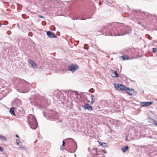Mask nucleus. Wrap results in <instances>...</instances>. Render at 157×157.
Masks as SVG:
<instances>
[{"label": "nucleus", "mask_w": 157, "mask_h": 157, "mask_svg": "<svg viewBox=\"0 0 157 157\" xmlns=\"http://www.w3.org/2000/svg\"><path fill=\"white\" fill-rule=\"evenodd\" d=\"M108 28V27H107V32L105 34L106 36H123L125 34L129 33L131 31V29L130 28L126 27L123 24H121L120 27L118 28L117 29L113 28L111 30Z\"/></svg>", "instance_id": "nucleus-1"}, {"label": "nucleus", "mask_w": 157, "mask_h": 157, "mask_svg": "<svg viewBox=\"0 0 157 157\" xmlns=\"http://www.w3.org/2000/svg\"><path fill=\"white\" fill-rule=\"evenodd\" d=\"M13 83L18 91L26 93L29 91V83L25 80L15 78L13 80Z\"/></svg>", "instance_id": "nucleus-2"}, {"label": "nucleus", "mask_w": 157, "mask_h": 157, "mask_svg": "<svg viewBox=\"0 0 157 157\" xmlns=\"http://www.w3.org/2000/svg\"><path fill=\"white\" fill-rule=\"evenodd\" d=\"M28 123L31 128L33 129H36L38 125L36 120L34 116L29 115L27 117Z\"/></svg>", "instance_id": "nucleus-3"}, {"label": "nucleus", "mask_w": 157, "mask_h": 157, "mask_svg": "<svg viewBox=\"0 0 157 157\" xmlns=\"http://www.w3.org/2000/svg\"><path fill=\"white\" fill-rule=\"evenodd\" d=\"M114 85L115 87L118 90H126V92L130 95H132L134 92L135 90L133 89H130L129 88H127L126 86L120 84H117L116 83H114Z\"/></svg>", "instance_id": "nucleus-4"}, {"label": "nucleus", "mask_w": 157, "mask_h": 157, "mask_svg": "<svg viewBox=\"0 0 157 157\" xmlns=\"http://www.w3.org/2000/svg\"><path fill=\"white\" fill-rule=\"evenodd\" d=\"M78 66L75 65L74 66L73 65L71 66L69 65L68 66V69L72 72H74L75 71L78 69Z\"/></svg>", "instance_id": "nucleus-5"}, {"label": "nucleus", "mask_w": 157, "mask_h": 157, "mask_svg": "<svg viewBox=\"0 0 157 157\" xmlns=\"http://www.w3.org/2000/svg\"><path fill=\"white\" fill-rule=\"evenodd\" d=\"M50 119L51 120H56L59 118L58 113L55 112L51 115L49 116Z\"/></svg>", "instance_id": "nucleus-6"}, {"label": "nucleus", "mask_w": 157, "mask_h": 157, "mask_svg": "<svg viewBox=\"0 0 157 157\" xmlns=\"http://www.w3.org/2000/svg\"><path fill=\"white\" fill-rule=\"evenodd\" d=\"M46 33L48 37L50 38H53L57 37V36L55 34L50 31H47Z\"/></svg>", "instance_id": "nucleus-7"}, {"label": "nucleus", "mask_w": 157, "mask_h": 157, "mask_svg": "<svg viewBox=\"0 0 157 157\" xmlns=\"http://www.w3.org/2000/svg\"><path fill=\"white\" fill-rule=\"evenodd\" d=\"M153 102L152 101L149 102H140V104L143 107L148 106L153 103Z\"/></svg>", "instance_id": "nucleus-8"}, {"label": "nucleus", "mask_w": 157, "mask_h": 157, "mask_svg": "<svg viewBox=\"0 0 157 157\" xmlns=\"http://www.w3.org/2000/svg\"><path fill=\"white\" fill-rule=\"evenodd\" d=\"M84 109H87L89 111H92L93 110L92 107L89 104L86 103L85 104Z\"/></svg>", "instance_id": "nucleus-9"}, {"label": "nucleus", "mask_w": 157, "mask_h": 157, "mask_svg": "<svg viewBox=\"0 0 157 157\" xmlns=\"http://www.w3.org/2000/svg\"><path fill=\"white\" fill-rule=\"evenodd\" d=\"M28 62L30 64L32 65V66L33 68H36L37 66V65L34 62V61L31 59H30L29 60Z\"/></svg>", "instance_id": "nucleus-10"}, {"label": "nucleus", "mask_w": 157, "mask_h": 157, "mask_svg": "<svg viewBox=\"0 0 157 157\" xmlns=\"http://www.w3.org/2000/svg\"><path fill=\"white\" fill-rule=\"evenodd\" d=\"M111 73L112 74V76L113 77H117L118 76V75L116 71L113 70L111 71Z\"/></svg>", "instance_id": "nucleus-11"}, {"label": "nucleus", "mask_w": 157, "mask_h": 157, "mask_svg": "<svg viewBox=\"0 0 157 157\" xmlns=\"http://www.w3.org/2000/svg\"><path fill=\"white\" fill-rule=\"evenodd\" d=\"M98 143L103 147H107L108 146V144L105 143H102L100 142H98Z\"/></svg>", "instance_id": "nucleus-12"}, {"label": "nucleus", "mask_w": 157, "mask_h": 157, "mask_svg": "<svg viewBox=\"0 0 157 157\" xmlns=\"http://www.w3.org/2000/svg\"><path fill=\"white\" fill-rule=\"evenodd\" d=\"M149 119L150 122L152 123L154 125L157 126V121H155L154 119H153L151 118H150Z\"/></svg>", "instance_id": "nucleus-13"}, {"label": "nucleus", "mask_w": 157, "mask_h": 157, "mask_svg": "<svg viewBox=\"0 0 157 157\" xmlns=\"http://www.w3.org/2000/svg\"><path fill=\"white\" fill-rule=\"evenodd\" d=\"M129 148V147L127 145L124 147L121 148V150L123 152H126Z\"/></svg>", "instance_id": "nucleus-14"}, {"label": "nucleus", "mask_w": 157, "mask_h": 157, "mask_svg": "<svg viewBox=\"0 0 157 157\" xmlns=\"http://www.w3.org/2000/svg\"><path fill=\"white\" fill-rule=\"evenodd\" d=\"M14 108H11L10 109L9 112L11 114L13 115L14 116H15V114L14 112Z\"/></svg>", "instance_id": "nucleus-15"}, {"label": "nucleus", "mask_w": 157, "mask_h": 157, "mask_svg": "<svg viewBox=\"0 0 157 157\" xmlns=\"http://www.w3.org/2000/svg\"><path fill=\"white\" fill-rule=\"evenodd\" d=\"M0 140H3L4 141H6L7 139L4 136L1 134H0Z\"/></svg>", "instance_id": "nucleus-16"}, {"label": "nucleus", "mask_w": 157, "mask_h": 157, "mask_svg": "<svg viewBox=\"0 0 157 157\" xmlns=\"http://www.w3.org/2000/svg\"><path fill=\"white\" fill-rule=\"evenodd\" d=\"M95 99L94 96V95H91V101L90 102L91 104H93L95 101Z\"/></svg>", "instance_id": "nucleus-17"}, {"label": "nucleus", "mask_w": 157, "mask_h": 157, "mask_svg": "<svg viewBox=\"0 0 157 157\" xmlns=\"http://www.w3.org/2000/svg\"><path fill=\"white\" fill-rule=\"evenodd\" d=\"M122 58H123V60H128V58L127 56H122Z\"/></svg>", "instance_id": "nucleus-18"}, {"label": "nucleus", "mask_w": 157, "mask_h": 157, "mask_svg": "<svg viewBox=\"0 0 157 157\" xmlns=\"http://www.w3.org/2000/svg\"><path fill=\"white\" fill-rule=\"evenodd\" d=\"M16 141L17 144L18 145V146H20V145H19V143H21L20 140L18 139H17Z\"/></svg>", "instance_id": "nucleus-19"}, {"label": "nucleus", "mask_w": 157, "mask_h": 157, "mask_svg": "<svg viewBox=\"0 0 157 157\" xmlns=\"http://www.w3.org/2000/svg\"><path fill=\"white\" fill-rule=\"evenodd\" d=\"M35 3L37 4L40 3L41 0H34Z\"/></svg>", "instance_id": "nucleus-20"}, {"label": "nucleus", "mask_w": 157, "mask_h": 157, "mask_svg": "<svg viewBox=\"0 0 157 157\" xmlns=\"http://www.w3.org/2000/svg\"><path fill=\"white\" fill-rule=\"evenodd\" d=\"M84 48L86 49H88V47L87 44H85L84 45Z\"/></svg>", "instance_id": "nucleus-21"}, {"label": "nucleus", "mask_w": 157, "mask_h": 157, "mask_svg": "<svg viewBox=\"0 0 157 157\" xmlns=\"http://www.w3.org/2000/svg\"><path fill=\"white\" fill-rule=\"evenodd\" d=\"M69 92H72L75 93V95H78V93H77V91H71V90H70V91H69Z\"/></svg>", "instance_id": "nucleus-22"}, {"label": "nucleus", "mask_w": 157, "mask_h": 157, "mask_svg": "<svg viewBox=\"0 0 157 157\" xmlns=\"http://www.w3.org/2000/svg\"><path fill=\"white\" fill-rule=\"evenodd\" d=\"M157 51V49L156 48H153V52H155Z\"/></svg>", "instance_id": "nucleus-23"}, {"label": "nucleus", "mask_w": 157, "mask_h": 157, "mask_svg": "<svg viewBox=\"0 0 157 157\" xmlns=\"http://www.w3.org/2000/svg\"><path fill=\"white\" fill-rule=\"evenodd\" d=\"M3 148L2 147L0 146V151L1 152H3Z\"/></svg>", "instance_id": "nucleus-24"}, {"label": "nucleus", "mask_w": 157, "mask_h": 157, "mask_svg": "<svg viewBox=\"0 0 157 157\" xmlns=\"http://www.w3.org/2000/svg\"><path fill=\"white\" fill-rule=\"evenodd\" d=\"M143 13L145 15L147 16L148 15V13L146 12H143Z\"/></svg>", "instance_id": "nucleus-25"}, {"label": "nucleus", "mask_w": 157, "mask_h": 157, "mask_svg": "<svg viewBox=\"0 0 157 157\" xmlns=\"http://www.w3.org/2000/svg\"><path fill=\"white\" fill-rule=\"evenodd\" d=\"M125 140L126 141H129V140L128 139V136H126V138L125 139Z\"/></svg>", "instance_id": "nucleus-26"}, {"label": "nucleus", "mask_w": 157, "mask_h": 157, "mask_svg": "<svg viewBox=\"0 0 157 157\" xmlns=\"http://www.w3.org/2000/svg\"><path fill=\"white\" fill-rule=\"evenodd\" d=\"M19 148H21L23 149H25V147H21L20 146L19 147Z\"/></svg>", "instance_id": "nucleus-27"}, {"label": "nucleus", "mask_w": 157, "mask_h": 157, "mask_svg": "<svg viewBox=\"0 0 157 157\" xmlns=\"http://www.w3.org/2000/svg\"><path fill=\"white\" fill-rule=\"evenodd\" d=\"M38 16L40 18H44V17L43 16H42L41 15H38Z\"/></svg>", "instance_id": "nucleus-28"}, {"label": "nucleus", "mask_w": 157, "mask_h": 157, "mask_svg": "<svg viewBox=\"0 0 157 157\" xmlns=\"http://www.w3.org/2000/svg\"><path fill=\"white\" fill-rule=\"evenodd\" d=\"M148 38L150 40H151L152 39V38L149 36Z\"/></svg>", "instance_id": "nucleus-29"}, {"label": "nucleus", "mask_w": 157, "mask_h": 157, "mask_svg": "<svg viewBox=\"0 0 157 157\" xmlns=\"http://www.w3.org/2000/svg\"><path fill=\"white\" fill-rule=\"evenodd\" d=\"M65 142L64 141H63L62 145L64 146L65 145Z\"/></svg>", "instance_id": "nucleus-30"}, {"label": "nucleus", "mask_w": 157, "mask_h": 157, "mask_svg": "<svg viewBox=\"0 0 157 157\" xmlns=\"http://www.w3.org/2000/svg\"><path fill=\"white\" fill-rule=\"evenodd\" d=\"M102 152L104 153H106V152L105 151H104V150H102Z\"/></svg>", "instance_id": "nucleus-31"}, {"label": "nucleus", "mask_w": 157, "mask_h": 157, "mask_svg": "<svg viewBox=\"0 0 157 157\" xmlns=\"http://www.w3.org/2000/svg\"><path fill=\"white\" fill-rule=\"evenodd\" d=\"M60 149H61V150H63V149H64V148H63V147H60Z\"/></svg>", "instance_id": "nucleus-32"}, {"label": "nucleus", "mask_w": 157, "mask_h": 157, "mask_svg": "<svg viewBox=\"0 0 157 157\" xmlns=\"http://www.w3.org/2000/svg\"><path fill=\"white\" fill-rule=\"evenodd\" d=\"M72 19H73V20H76V19H77V18H76V17H75V18H72Z\"/></svg>", "instance_id": "nucleus-33"}, {"label": "nucleus", "mask_w": 157, "mask_h": 157, "mask_svg": "<svg viewBox=\"0 0 157 157\" xmlns=\"http://www.w3.org/2000/svg\"><path fill=\"white\" fill-rule=\"evenodd\" d=\"M16 136L17 138H19V137L17 135H16Z\"/></svg>", "instance_id": "nucleus-34"}, {"label": "nucleus", "mask_w": 157, "mask_h": 157, "mask_svg": "<svg viewBox=\"0 0 157 157\" xmlns=\"http://www.w3.org/2000/svg\"><path fill=\"white\" fill-rule=\"evenodd\" d=\"M99 5H100L101 4V2H99Z\"/></svg>", "instance_id": "nucleus-35"}, {"label": "nucleus", "mask_w": 157, "mask_h": 157, "mask_svg": "<svg viewBox=\"0 0 157 157\" xmlns=\"http://www.w3.org/2000/svg\"><path fill=\"white\" fill-rule=\"evenodd\" d=\"M86 19H81V20H86Z\"/></svg>", "instance_id": "nucleus-36"}, {"label": "nucleus", "mask_w": 157, "mask_h": 157, "mask_svg": "<svg viewBox=\"0 0 157 157\" xmlns=\"http://www.w3.org/2000/svg\"><path fill=\"white\" fill-rule=\"evenodd\" d=\"M87 18L86 19H89V18Z\"/></svg>", "instance_id": "nucleus-37"}, {"label": "nucleus", "mask_w": 157, "mask_h": 157, "mask_svg": "<svg viewBox=\"0 0 157 157\" xmlns=\"http://www.w3.org/2000/svg\"><path fill=\"white\" fill-rule=\"evenodd\" d=\"M89 91L90 92H92V91H90V90H89Z\"/></svg>", "instance_id": "nucleus-38"}, {"label": "nucleus", "mask_w": 157, "mask_h": 157, "mask_svg": "<svg viewBox=\"0 0 157 157\" xmlns=\"http://www.w3.org/2000/svg\"><path fill=\"white\" fill-rule=\"evenodd\" d=\"M150 138H151V136H150Z\"/></svg>", "instance_id": "nucleus-39"}, {"label": "nucleus", "mask_w": 157, "mask_h": 157, "mask_svg": "<svg viewBox=\"0 0 157 157\" xmlns=\"http://www.w3.org/2000/svg\"><path fill=\"white\" fill-rule=\"evenodd\" d=\"M74 142H75L76 143V142H75V140H74Z\"/></svg>", "instance_id": "nucleus-40"}, {"label": "nucleus", "mask_w": 157, "mask_h": 157, "mask_svg": "<svg viewBox=\"0 0 157 157\" xmlns=\"http://www.w3.org/2000/svg\"><path fill=\"white\" fill-rule=\"evenodd\" d=\"M60 157H62V156H60Z\"/></svg>", "instance_id": "nucleus-41"}]
</instances>
